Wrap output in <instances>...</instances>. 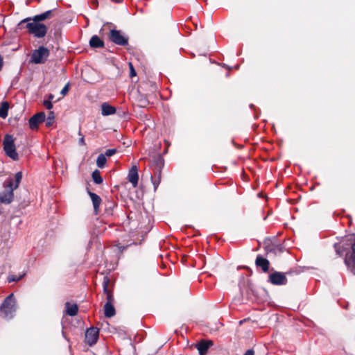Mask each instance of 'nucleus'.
<instances>
[{
	"instance_id": "obj_1",
	"label": "nucleus",
	"mask_w": 355,
	"mask_h": 355,
	"mask_svg": "<svg viewBox=\"0 0 355 355\" xmlns=\"http://www.w3.org/2000/svg\"><path fill=\"white\" fill-rule=\"evenodd\" d=\"M22 179V173L17 172L15 175V182L11 178L7 179L4 184L5 191L0 193V202L10 204L14 199V190L17 189Z\"/></svg>"
},
{
	"instance_id": "obj_2",
	"label": "nucleus",
	"mask_w": 355,
	"mask_h": 355,
	"mask_svg": "<svg viewBox=\"0 0 355 355\" xmlns=\"http://www.w3.org/2000/svg\"><path fill=\"white\" fill-rule=\"evenodd\" d=\"M31 19V18L28 17L21 20L17 24V28L19 29L26 28L28 31V33L31 35H33L35 37H44L47 33L46 26L36 21L30 22Z\"/></svg>"
},
{
	"instance_id": "obj_3",
	"label": "nucleus",
	"mask_w": 355,
	"mask_h": 355,
	"mask_svg": "<svg viewBox=\"0 0 355 355\" xmlns=\"http://www.w3.org/2000/svg\"><path fill=\"white\" fill-rule=\"evenodd\" d=\"M16 311V301L14 295L11 293L3 302L0 306V316L5 319L13 318Z\"/></svg>"
},
{
	"instance_id": "obj_4",
	"label": "nucleus",
	"mask_w": 355,
	"mask_h": 355,
	"mask_svg": "<svg viewBox=\"0 0 355 355\" xmlns=\"http://www.w3.org/2000/svg\"><path fill=\"white\" fill-rule=\"evenodd\" d=\"M49 55V50L46 47L41 46L33 51L31 62L34 64H44L47 60Z\"/></svg>"
},
{
	"instance_id": "obj_5",
	"label": "nucleus",
	"mask_w": 355,
	"mask_h": 355,
	"mask_svg": "<svg viewBox=\"0 0 355 355\" xmlns=\"http://www.w3.org/2000/svg\"><path fill=\"white\" fill-rule=\"evenodd\" d=\"M3 149L6 154L14 160L19 158L18 154L16 152L14 139L11 135H6L3 139Z\"/></svg>"
},
{
	"instance_id": "obj_6",
	"label": "nucleus",
	"mask_w": 355,
	"mask_h": 355,
	"mask_svg": "<svg viewBox=\"0 0 355 355\" xmlns=\"http://www.w3.org/2000/svg\"><path fill=\"white\" fill-rule=\"evenodd\" d=\"M109 39L116 45L126 46L128 44V37L121 31L110 30Z\"/></svg>"
},
{
	"instance_id": "obj_7",
	"label": "nucleus",
	"mask_w": 355,
	"mask_h": 355,
	"mask_svg": "<svg viewBox=\"0 0 355 355\" xmlns=\"http://www.w3.org/2000/svg\"><path fill=\"white\" fill-rule=\"evenodd\" d=\"M99 331L98 328L96 327H90L89 328L85 333V341L86 343L92 346L94 345L98 338Z\"/></svg>"
},
{
	"instance_id": "obj_8",
	"label": "nucleus",
	"mask_w": 355,
	"mask_h": 355,
	"mask_svg": "<svg viewBox=\"0 0 355 355\" xmlns=\"http://www.w3.org/2000/svg\"><path fill=\"white\" fill-rule=\"evenodd\" d=\"M269 282L273 285H285L287 278L284 273L275 272L269 275Z\"/></svg>"
},
{
	"instance_id": "obj_9",
	"label": "nucleus",
	"mask_w": 355,
	"mask_h": 355,
	"mask_svg": "<svg viewBox=\"0 0 355 355\" xmlns=\"http://www.w3.org/2000/svg\"><path fill=\"white\" fill-rule=\"evenodd\" d=\"M45 121V114L44 112H40L35 115L29 119V127L31 130H36L38 128V125Z\"/></svg>"
},
{
	"instance_id": "obj_10",
	"label": "nucleus",
	"mask_w": 355,
	"mask_h": 355,
	"mask_svg": "<svg viewBox=\"0 0 355 355\" xmlns=\"http://www.w3.org/2000/svg\"><path fill=\"white\" fill-rule=\"evenodd\" d=\"M345 263L350 271L355 275V241L352 245V253L346 256Z\"/></svg>"
},
{
	"instance_id": "obj_11",
	"label": "nucleus",
	"mask_w": 355,
	"mask_h": 355,
	"mask_svg": "<svg viewBox=\"0 0 355 355\" xmlns=\"http://www.w3.org/2000/svg\"><path fill=\"white\" fill-rule=\"evenodd\" d=\"M128 180L132 184L133 187H136L138 184L139 175L138 169L136 165H134L130 169L128 174Z\"/></svg>"
},
{
	"instance_id": "obj_12",
	"label": "nucleus",
	"mask_w": 355,
	"mask_h": 355,
	"mask_svg": "<svg viewBox=\"0 0 355 355\" xmlns=\"http://www.w3.org/2000/svg\"><path fill=\"white\" fill-rule=\"evenodd\" d=\"M213 345L211 340H202L196 345L200 355H205L209 348Z\"/></svg>"
},
{
	"instance_id": "obj_13",
	"label": "nucleus",
	"mask_w": 355,
	"mask_h": 355,
	"mask_svg": "<svg viewBox=\"0 0 355 355\" xmlns=\"http://www.w3.org/2000/svg\"><path fill=\"white\" fill-rule=\"evenodd\" d=\"M255 263L257 267L261 268L263 272H268L269 270V261L268 259L263 258L261 255H258L255 260Z\"/></svg>"
},
{
	"instance_id": "obj_14",
	"label": "nucleus",
	"mask_w": 355,
	"mask_h": 355,
	"mask_svg": "<svg viewBox=\"0 0 355 355\" xmlns=\"http://www.w3.org/2000/svg\"><path fill=\"white\" fill-rule=\"evenodd\" d=\"M101 114L103 116H110L114 114L116 112L114 106L110 105L108 103H103L101 104Z\"/></svg>"
},
{
	"instance_id": "obj_15",
	"label": "nucleus",
	"mask_w": 355,
	"mask_h": 355,
	"mask_svg": "<svg viewBox=\"0 0 355 355\" xmlns=\"http://www.w3.org/2000/svg\"><path fill=\"white\" fill-rule=\"evenodd\" d=\"M87 193H88L89 196H90L91 200L92 201L94 212L96 214H98V209H99L100 205L101 203V198L97 194H96L90 191H88Z\"/></svg>"
},
{
	"instance_id": "obj_16",
	"label": "nucleus",
	"mask_w": 355,
	"mask_h": 355,
	"mask_svg": "<svg viewBox=\"0 0 355 355\" xmlns=\"http://www.w3.org/2000/svg\"><path fill=\"white\" fill-rule=\"evenodd\" d=\"M108 284L109 279L107 277H105L103 282V291L107 295V302H110L112 304L114 300V297L112 293L108 290Z\"/></svg>"
},
{
	"instance_id": "obj_17",
	"label": "nucleus",
	"mask_w": 355,
	"mask_h": 355,
	"mask_svg": "<svg viewBox=\"0 0 355 355\" xmlns=\"http://www.w3.org/2000/svg\"><path fill=\"white\" fill-rule=\"evenodd\" d=\"M104 313L105 316L107 318H112L115 315L116 311L112 304L110 302L105 303L104 306Z\"/></svg>"
},
{
	"instance_id": "obj_18",
	"label": "nucleus",
	"mask_w": 355,
	"mask_h": 355,
	"mask_svg": "<svg viewBox=\"0 0 355 355\" xmlns=\"http://www.w3.org/2000/svg\"><path fill=\"white\" fill-rule=\"evenodd\" d=\"M89 45L92 48H100L104 46V42L102 40L100 39L99 37L97 35H94L89 40Z\"/></svg>"
},
{
	"instance_id": "obj_19",
	"label": "nucleus",
	"mask_w": 355,
	"mask_h": 355,
	"mask_svg": "<svg viewBox=\"0 0 355 355\" xmlns=\"http://www.w3.org/2000/svg\"><path fill=\"white\" fill-rule=\"evenodd\" d=\"M65 306H66V312H67V315H69L70 316H74L77 314L78 311V307L77 304H71L69 302H67L65 304Z\"/></svg>"
},
{
	"instance_id": "obj_20",
	"label": "nucleus",
	"mask_w": 355,
	"mask_h": 355,
	"mask_svg": "<svg viewBox=\"0 0 355 355\" xmlns=\"http://www.w3.org/2000/svg\"><path fill=\"white\" fill-rule=\"evenodd\" d=\"M52 12H53L52 10H47V11L42 13V14L37 15L32 18V20L36 21L38 22L44 21L51 17Z\"/></svg>"
},
{
	"instance_id": "obj_21",
	"label": "nucleus",
	"mask_w": 355,
	"mask_h": 355,
	"mask_svg": "<svg viewBox=\"0 0 355 355\" xmlns=\"http://www.w3.org/2000/svg\"><path fill=\"white\" fill-rule=\"evenodd\" d=\"M9 105L7 102H3L0 105V117L2 119L6 118L8 116Z\"/></svg>"
},
{
	"instance_id": "obj_22",
	"label": "nucleus",
	"mask_w": 355,
	"mask_h": 355,
	"mask_svg": "<svg viewBox=\"0 0 355 355\" xmlns=\"http://www.w3.org/2000/svg\"><path fill=\"white\" fill-rule=\"evenodd\" d=\"M106 162L107 159L106 157H105V155L100 154L96 159V165L98 166V168H103L105 166Z\"/></svg>"
},
{
	"instance_id": "obj_23",
	"label": "nucleus",
	"mask_w": 355,
	"mask_h": 355,
	"mask_svg": "<svg viewBox=\"0 0 355 355\" xmlns=\"http://www.w3.org/2000/svg\"><path fill=\"white\" fill-rule=\"evenodd\" d=\"M92 176L93 181L96 184H99L103 182V178H101V176L100 175V172L98 170H95L92 173Z\"/></svg>"
},
{
	"instance_id": "obj_24",
	"label": "nucleus",
	"mask_w": 355,
	"mask_h": 355,
	"mask_svg": "<svg viewBox=\"0 0 355 355\" xmlns=\"http://www.w3.org/2000/svg\"><path fill=\"white\" fill-rule=\"evenodd\" d=\"M54 119H55L54 112H50L49 113L48 117L46 119L45 118V121H44L46 122V125L47 127L51 126L52 124L53 123Z\"/></svg>"
},
{
	"instance_id": "obj_25",
	"label": "nucleus",
	"mask_w": 355,
	"mask_h": 355,
	"mask_svg": "<svg viewBox=\"0 0 355 355\" xmlns=\"http://www.w3.org/2000/svg\"><path fill=\"white\" fill-rule=\"evenodd\" d=\"M23 276H24V275H20L19 277H17L15 275H10L8 277V280L9 282H17V281L20 280L23 277Z\"/></svg>"
},
{
	"instance_id": "obj_26",
	"label": "nucleus",
	"mask_w": 355,
	"mask_h": 355,
	"mask_svg": "<svg viewBox=\"0 0 355 355\" xmlns=\"http://www.w3.org/2000/svg\"><path fill=\"white\" fill-rule=\"evenodd\" d=\"M116 152V150L115 148H110V149H107L105 153V157L107 156V157H111L112 155H114Z\"/></svg>"
},
{
	"instance_id": "obj_27",
	"label": "nucleus",
	"mask_w": 355,
	"mask_h": 355,
	"mask_svg": "<svg viewBox=\"0 0 355 355\" xmlns=\"http://www.w3.org/2000/svg\"><path fill=\"white\" fill-rule=\"evenodd\" d=\"M43 105L47 110H51L53 107V103L50 101H47L46 99L44 101Z\"/></svg>"
},
{
	"instance_id": "obj_28",
	"label": "nucleus",
	"mask_w": 355,
	"mask_h": 355,
	"mask_svg": "<svg viewBox=\"0 0 355 355\" xmlns=\"http://www.w3.org/2000/svg\"><path fill=\"white\" fill-rule=\"evenodd\" d=\"M69 91V84H67L61 90L60 94L63 96L66 95Z\"/></svg>"
},
{
	"instance_id": "obj_29",
	"label": "nucleus",
	"mask_w": 355,
	"mask_h": 355,
	"mask_svg": "<svg viewBox=\"0 0 355 355\" xmlns=\"http://www.w3.org/2000/svg\"><path fill=\"white\" fill-rule=\"evenodd\" d=\"M129 66H130V76L131 77H133V76H136V72H135V70L132 64V63H129Z\"/></svg>"
},
{
	"instance_id": "obj_30",
	"label": "nucleus",
	"mask_w": 355,
	"mask_h": 355,
	"mask_svg": "<svg viewBox=\"0 0 355 355\" xmlns=\"http://www.w3.org/2000/svg\"><path fill=\"white\" fill-rule=\"evenodd\" d=\"M334 248L336 249V251L337 254L340 255L341 254V251H340V250L339 248V245L338 243L334 244Z\"/></svg>"
},
{
	"instance_id": "obj_31",
	"label": "nucleus",
	"mask_w": 355,
	"mask_h": 355,
	"mask_svg": "<svg viewBox=\"0 0 355 355\" xmlns=\"http://www.w3.org/2000/svg\"><path fill=\"white\" fill-rule=\"evenodd\" d=\"M244 355H254V351L252 349H248L245 352Z\"/></svg>"
},
{
	"instance_id": "obj_32",
	"label": "nucleus",
	"mask_w": 355,
	"mask_h": 355,
	"mask_svg": "<svg viewBox=\"0 0 355 355\" xmlns=\"http://www.w3.org/2000/svg\"><path fill=\"white\" fill-rule=\"evenodd\" d=\"M79 144L80 145H85V139H84V137L82 136L80 139H79Z\"/></svg>"
},
{
	"instance_id": "obj_33",
	"label": "nucleus",
	"mask_w": 355,
	"mask_h": 355,
	"mask_svg": "<svg viewBox=\"0 0 355 355\" xmlns=\"http://www.w3.org/2000/svg\"><path fill=\"white\" fill-rule=\"evenodd\" d=\"M54 98V95L53 94H50L49 96H48V98L46 99L47 101H50L51 102V101H53Z\"/></svg>"
},
{
	"instance_id": "obj_34",
	"label": "nucleus",
	"mask_w": 355,
	"mask_h": 355,
	"mask_svg": "<svg viewBox=\"0 0 355 355\" xmlns=\"http://www.w3.org/2000/svg\"><path fill=\"white\" fill-rule=\"evenodd\" d=\"M3 64V58H2L1 55H0V71L2 69Z\"/></svg>"
},
{
	"instance_id": "obj_35",
	"label": "nucleus",
	"mask_w": 355,
	"mask_h": 355,
	"mask_svg": "<svg viewBox=\"0 0 355 355\" xmlns=\"http://www.w3.org/2000/svg\"><path fill=\"white\" fill-rule=\"evenodd\" d=\"M159 182V181H158V182H157V181H155H155H153V184H154L155 189H156V188H157V185H158Z\"/></svg>"
}]
</instances>
